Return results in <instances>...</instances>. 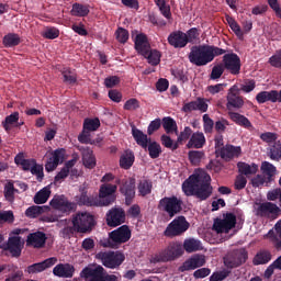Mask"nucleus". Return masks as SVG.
<instances>
[{"label":"nucleus","instance_id":"obj_33","mask_svg":"<svg viewBox=\"0 0 281 281\" xmlns=\"http://www.w3.org/2000/svg\"><path fill=\"white\" fill-rule=\"evenodd\" d=\"M261 172L267 178V182L271 183L276 179V172H278V169L273 164L269 161H263L261 164Z\"/></svg>","mask_w":281,"mask_h":281},{"label":"nucleus","instance_id":"obj_2","mask_svg":"<svg viewBox=\"0 0 281 281\" xmlns=\"http://www.w3.org/2000/svg\"><path fill=\"white\" fill-rule=\"evenodd\" d=\"M227 50L214 46V45H199L191 47L189 53V63L195 65V67H205L210 65L216 58V56H223Z\"/></svg>","mask_w":281,"mask_h":281},{"label":"nucleus","instance_id":"obj_59","mask_svg":"<svg viewBox=\"0 0 281 281\" xmlns=\"http://www.w3.org/2000/svg\"><path fill=\"white\" fill-rule=\"evenodd\" d=\"M19 123V112H13L12 114L8 115L4 120V130L10 131V126L13 124Z\"/></svg>","mask_w":281,"mask_h":281},{"label":"nucleus","instance_id":"obj_3","mask_svg":"<svg viewBox=\"0 0 281 281\" xmlns=\"http://www.w3.org/2000/svg\"><path fill=\"white\" fill-rule=\"evenodd\" d=\"M131 228L128 225H122L119 228L109 233L108 239H104L102 247H109L110 249H120V245L128 243L131 240Z\"/></svg>","mask_w":281,"mask_h":281},{"label":"nucleus","instance_id":"obj_16","mask_svg":"<svg viewBox=\"0 0 281 281\" xmlns=\"http://www.w3.org/2000/svg\"><path fill=\"white\" fill-rule=\"evenodd\" d=\"M105 223L108 227H120L126 223V212L122 207H112L105 215Z\"/></svg>","mask_w":281,"mask_h":281},{"label":"nucleus","instance_id":"obj_31","mask_svg":"<svg viewBox=\"0 0 281 281\" xmlns=\"http://www.w3.org/2000/svg\"><path fill=\"white\" fill-rule=\"evenodd\" d=\"M205 146V135L203 132H195L191 135L187 148H203Z\"/></svg>","mask_w":281,"mask_h":281},{"label":"nucleus","instance_id":"obj_7","mask_svg":"<svg viewBox=\"0 0 281 281\" xmlns=\"http://www.w3.org/2000/svg\"><path fill=\"white\" fill-rule=\"evenodd\" d=\"M248 258L249 252L246 248L233 249L224 256V267H226L228 271H232V269H238V267H243V265L247 262Z\"/></svg>","mask_w":281,"mask_h":281},{"label":"nucleus","instance_id":"obj_56","mask_svg":"<svg viewBox=\"0 0 281 281\" xmlns=\"http://www.w3.org/2000/svg\"><path fill=\"white\" fill-rule=\"evenodd\" d=\"M61 75L66 85H76V82H78V77L74 71H71V69L64 70Z\"/></svg>","mask_w":281,"mask_h":281},{"label":"nucleus","instance_id":"obj_35","mask_svg":"<svg viewBox=\"0 0 281 281\" xmlns=\"http://www.w3.org/2000/svg\"><path fill=\"white\" fill-rule=\"evenodd\" d=\"M182 249H184L187 254H194V251H201V249H203V246L201 245V240L189 238L184 240Z\"/></svg>","mask_w":281,"mask_h":281},{"label":"nucleus","instance_id":"obj_64","mask_svg":"<svg viewBox=\"0 0 281 281\" xmlns=\"http://www.w3.org/2000/svg\"><path fill=\"white\" fill-rule=\"evenodd\" d=\"M32 175H34L37 179V181H43L45 173L43 172V166L35 162L30 171Z\"/></svg>","mask_w":281,"mask_h":281},{"label":"nucleus","instance_id":"obj_13","mask_svg":"<svg viewBox=\"0 0 281 281\" xmlns=\"http://www.w3.org/2000/svg\"><path fill=\"white\" fill-rule=\"evenodd\" d=\"M226 100V109L228 111H238L245 106V99L240 95V88L236 85L229 88Z\"/></svg>","mask_w":281,"mask_h":281},{"label":"nucleus","instance_id":"obj_62","mask_svg":"<svg viewBox=\"0 0 281 281\" xmlns=\"http://www.w3.org/2000/svg\"><path fill=\"white\" fill-rule=\"evenodd\" d=\"M269 183L267 181V177H265L263 175H257L255 178L251 179V186L252 188H260V186H269Z\"/></svg>","mask_w":281,"mask_h":281},{"label":"nucleus","instance_id":"obj_8","mask_svg":"<svg viewBox=\"0 0 281 281\" xmlns=\"http://www.w3.org/2000/svg\"><path fill=\"white\" fill-rule=\"evenodd\" d=\"M80 276L89 281H117V276L108 274L102 266H97L94 268L86 267L82 269Z\"/></svg>","mask_w":281,"mask_h":281},{"label":"nucleus","instance_id":"obj_1","mask_svg":"<svg viewBox=\"0 0 281 281\" xmlns=\"http://www.w3.org/2000/svg\"><path fill=\"white\" fill-rule=\"evenodd\" d=\"M212 178L210 175H191L183 183L182 191L187 196H196L200 201H207L212 196Z\"/></svg>","mask_w":281,"mask_h":281},{"label":"nucleus","instance_id":"obj_29","mask_svg":"<svg viewBox=\"0 0 281 281\" xmlns=\"http://www.w3.org/2000/svg\"><path fill=\"white\" fill-rule=\"evenodd\" d=\"M240 153H243L240 146L226 145L221 150V157L222 159L229 161L234 159V157H240Z\"/></svg>","mask_w":281,"mask_h":281},{"label":"nucleus","instance_id":"obj_61","mask_svg":"<svg viewBox=\"0 0 281 281\" xmlns=\"http://www.w3.org/2000/svg\"><path fill=\"white\" fill-rule=\"evenodd\" d=\"M223 74H225V67L223 64L214 66L211 71V80H218Z\"/></svg>","mask_w":281,"mask_h":281},{"label":"nucleus","instance_id":"obj_25","mask_svg":"<svg viewBox=\"0 0 281 281\" xmlns=\"http://www.w3.org/2000/svg\"><path fill=\"white\" fill-rule=\"evenodd\" d=\"M134 47L140 56H148V50L150 49V43L148 42V36L144 33L136 35L134 40Z\"/></svg>","mask_w":281,"mask_h":281},{"label":"nucleus","instance_id":"obj_6","mask_svg":"<svg viewBox=\"0 0 281 281\" xmlns=\"http://www.w3.org/2000/svg\"><path fill=\"white\" fill-rule=\"evenodd\" d=\"M71 223L75 225L77 234H91L97 225L95 217L87 212H78L72 215Z\"/></svg>","mask_w":281,"mask_h":281},{"label":"nucleus","instance_id":"obj_52","mask_svg":"<svg viewBox=\"0 0 281 281\" xmlns=\"http://www.w3.org/2000/svg\"><path fill=\"white\" fill-rule=\"evenodd\" d=\"M270 159H272V161L281 160V143H280V140L274 142V144L271 146Z\"/></svg>","mask_w":281,"mask_h":281},{"label":"nucleus","instance_id":"obj_12","mask_svg":"<svg viewBox=\"0 0 281 281\" xmlns=\"http://www.w3.org/2000/svg\"><path fill=\"white\" fill-rule=\"evenodd\" d=\"M115 192H117L116 184H102L99 190V196L97 198L100 207H108V205L115 203Z\"/></svg>","mask_w":281,"mask_h":281},{"label":"nucleus","instance_id":"obj_23","mask_svg":"<svg viewBox=\"0 0 281 281\" xmlns=\"http://www.w3.org/2000/svg\"><path fill=\"white\" fill-rule=\"evenodd\" d=\"M58 262L56 257L47 258L46 260L37 263H33L26 268V273L34 274V273H43L46 269H50Z\"/></svg>","mask_w":281,"mask_h":281},{"label":"nucleus","instance_id":"obj_44","mask_svg":"<svg viewBox=\"0 0 281 281\" xmlns=\"http://www.w3.org/2000/svg\"><path fill=\"white\" fill-rule=\"evenodd\" d=\"M3 45L4 47H16L18 45H21V37L19 34L9 33L3 37Z\"/></svg>","mask_w":281,"mask_h":281},{"label":"nucleus","instance_id":"obj_54","mask_svg":"<svg viewBox=\"0 0 281 281\" xmlns=\"http://www.w3.org/2000/svg\"><path fill=\"white\" fill-rule=\"evenodd\" d=\"M128 30L124 29V27H119L116 31H115V37H116V41L119 43H121L122 45L128 43Z\"/></svg>","mask_w":281,"mask_h":281},{"label":"nucleus","instance_id":"obj_49","mask_svg":"<svg viewBox=\"0 0 281 281\" xmlns=\"http://www.w3.org/2000/svg\"><path fill=\"white\" fill-rule=\"evenodd\" d=\"M138 192L140 196H148L153 192V182L150 180H142L138 183Z\"/></svg>","mask_w":281,"mask_h":281},{"label":"nucleus","instance_id":"obj_41","mask_svg":"<svg viewBox=\"0 0 281 281\" xmlns=\"http://www.w3.org/2000/svg\"><path fill=\"white\" fill-rule=\"evenodd\" d=\"M172 260H177L175 257V252L170 250L169 246L161 250L157 256H156V261L157 262H172Z\"/></svg>","mask_w":281,"mask_h":281},{"label":"nucleus","instance_id":"obj_24","mask_svg":"<svg viewBox=\"0 0 281 281\" xmlns=\"http://www.w3.org/2000/svg\"><path fill=\"white\" fill-rule=\"evenodd\" d=\"M169 45L175 47V49H183L188 46V40H186V33L182 31L171 32L167 38Z\"/></svg>","mask_w":281,"mask_h":281},{"label":"nucleus","instance_id":"obj_30","mask_svg":"<svg viewBox=\"0 0 281 281\" xmlns=\"http://www.w3.org/2000/svg\"><path fill=\"white\" fill-rule=\"evenodd\" d=\"M77 203L78 205H86L87 207H100L98 196H89L85 190L81 192L80 196H77Z\"/></svg>","mask_w":281,"mask_h":281},{"label":"nucleus","instance_id":"obj_17","mask_svg":"<svg viewBox=\"0 0 281 281\" xmlns=\"http://www.w3.org/2000/svg\"><path fill=\"white\" fill-rule=\"evenodd\" d=\"M49 205L53 210H58V212H61L63 214H71V212L76 210V203L69 202L65 195H55L50 200Z\"/></svg>","mask_w":281,"mask_h":281},{"label":"nucleus","instance_id":"obj_14","mask_svg":"<svg viewBox=\"0 0 281 281\" xmlns=\"http://www.w3.org/2000/svg\"><path fill=\"white\" fill-rule=\"evenodd\" d=\"M119 186V192L125 196V204L131 205L133 199H135V178H124L122 180H116Z\"/></svg>","mask_w":281,"mask_h":281},{"label":"nucleus","instance_id":"obj_46","mask_svg":"<svg viewBox=\"0 0 281 281\" xmlns=\"http://www.w3.org/2000/svg\"><path fill=\"white\" fill-rule=\"evenodd\" d=\"M49 210V206H31L25 211V215L29 216V218H36V216H41V214L47 212Z\"/></svg>","mask_w":281,"mask_h":281},{"label":"nucleus","instance_id":"obj_39","mask_svg":"<svg viewBox=\"0 0 281 281\" xmlns=\"http://www.w3.org/2000/svg\"><path fill=\"white\" fill-rule=\"evenodd\" d=\"M52 194V190L49 188L45 187L42 190H40L35 195H34V203L36 205H43V203H47L49 200V196Z\"/></svg>","mask_w":281,"mask_h":281},{"label":"nucleus","instance_id":"obj_28","mask_svg":"<svg viewBox=\"0 0 281 281\" xmlns=\"http://www.w3.org/2000/svg\"><path fill=\"white\" fill-rule=\"evenodd\" d=\"M79 150L82 155V164L85 168H88L89 170H93V167L95 166V156L93 155V150L89 147H80Z\"/></svg>","mask_w":281,"mask_h":281},{"label":"nucleus","instance_id":"obj_34","mask_svg":"<svg viewBox=\"0 0 281 281\" xmlns=\"http://www.w3.org/2000/svg\"><path fill=\"white\" fill-rule=\"evenodd\" d=\"M228 117L238 126H244V128H251V121L238 112H228Z\"/></svg>","mask_w":281,"mask_h":281},{"label":"nucleus","instance_id":"obj_11","mask_svg":"<svg viewBox=\"0 0 281 281\" xmlns=\"http://www.w3.org/2000/svg\"><path fill=\"white\" fill-rule=\"evenodd\" d=\"M236 227V215L234 213L223 214V218H215L213 229L217 234H229Z\"/></svg>","mask_w":281,"mask_h":281},{"label":"nucleus","instance_id":"obj_26","mask_svg":"<svg viewBox=\"0 0 281 281\" xmlns=\"http://www.w3.org/2000/svg\"><path fill=\"white\" fill-rule=\"evenodd\" d=\"M181 111L183 113H192V111H201V113H206L207 103L205 102V99L198 98L196 101L184 103Z\"/></svg>","mask_w":281,"mask_h":281},{"label":"nucleus","instance_id":"obj_10","mask_svg":"<svg viewBox=\"0 0 281 281\" xmlns=\"http://www.w3.org/2000/svg\"><path fill=\"white\" fill-rule=\"evenodd\" d=\"M188 229H190V223H188L186 216L181 215L168 224L164 232V236L167 238H175V236H181V234H186Z\"/></svg>","mask_w":281,"mask_h":281},{"label":"nucleus","instance_id":"obj_18","mask_svg":"<svg viewBox=\"0 0 281 281\" xmlns=\"http://www.w3.org/2000/svg\"><path fill=\"white\" fill-rule=\"evenodd\" d=\"M222 65L226 71H229L233 76L240 74V57L236 53L225 54L223 56Z\"/></svg>","mask_w":281,"mask_h":281},{"label":"nucleus","instance_id":"obj_48","mask_svg":"<svg viewBox=\"0 0 281 281\" xmlns=\"http://www.w3.org/2000/svg\"><path fill=\"white\" fill-rule=\"evenodd\" d=\"M19 192L18 189L14 188V182L9 181L4 186V199L9 201V203H12L14 201V194Z\"/></svg>","mask_w":281,"mask_h":281},{"label":"nucleus","instance_id":"obj_20","mask_svg":"<svg viewBox=\"0 0 281 281\" xmlns=\"http://www.w3.org/2000/svg\"><path fill=\"white\" fill-rule=\"evenodd\" d=\"M204 265H205V256L194 255L193 257L187 259L178 268V271H180V273H186V271H194V269H199L201 267H204Z\"/></svg>","mask_w":281,"mask_h":281},{"label":"nucleus","instance_id":"obj_37","mask_svg":"<svg viewBox=\"0 0 281 281\" xmlns=\"http://www.w3.org/2000/svg\"><path fill=\"white\" fill-rule=\"evenodd\" d=\"M237 168L238 172L245 177H250V175H256V172H258V165L256 164L249 165L247 162H238Z\"/></svg>","mask_w":281,"mask_h":281},{"label":"nucleus","instance_id":"obj_38","mask_svg":"<svg viewBox=\"0 0 281 281\" xmlns=\"http://www.w3.org/2000/svg\"><path fill=\"white\" fill-rule=\"evenodd\" d=\"M133 164H135V155L132 151H126L121 156L120 166L123 170H131Z\"/></svg>","mask_w":281,"mask_h":281},{"label":"nucleus","instance_id":"obj_42","mask_svg":"<svg viewBox=\"0 0 281 281\" xmlns=\"http://www.w3.org/2000/svg\"><path fill=\"white\" fill-rule=\"evenodd\" d=\"M162 128L170 135V133H178L177 121L170 116H165L162 119Z\"/></svg>","mask_w":281,"mask_h":281},{"label":"nucleus","instance_id":"obj_60","mask_svg":"<svg viewBox=\"0 0 281 281\" xmlns=\"http://www.w3.org/2000/svg\"><path fill=\"white\" fill-rule=\"evenodd\" d=\"M232 273V270H227L224 269L222 271L218 272H214L211 277H210V281H223L226 278H229V274Z\"/></svg>","mask_w":281,"mask_h":281},{"label":"nucleus","instance_id":"obj_47","mask_svg":"<svg viewBox=\"0 0 281 281\" xmlns=\"http://www.w3.org/2000/svg\"><path fill=\"white\" fill-rule=\"evenodd\" d=\"M144 57L147 58L149 65H151L153 67H157V65L161 63V53H159V50L157 49H149L147 56Z\"/></svg>","mask_w":281,"mask_h":281},{"label":"nucleus","instance_id":"obj_9","mask_svg":"<svg viewBox=\"0 0 281 281\" xmlns=\"http://www.w3.org/2000/svg\"><path fill=\"white\" fill-rule=\"evenodd\" d=\"M80 276L89 281H117V276L108 274L102 266H97L94 268L86 267L82 269Z\"/></svg>","mask_w":281,"mask_h":281},{"label":"nucleus","instance_id":"obj_43","mask_svg":"<svg viewBox=\"0 0 281 281\" xmlns=\"http://www.w3.org/2000/svg\"><path fill=\"white\" fill-rule=\"evenodd\" d=\"M254 265H267L268 262H271V252L269 250H261L259 251L254 260Z\"/></svg>","mask_w":281,"mask_h":281},{"label":"nucleus","instance_id":"obj_19","mask_svg":"<svg viewBox=\"0 0 281 281\" xmlns=\"http://www.w3.org/2000/svg\"><path fill=\"white\" fill-rule=\"evenodd\" d=\"M2 251H9L12 258H20L21 251L23 250V245L21 244V237L13 236L9 237L8 243L0 245Z\"/></svg>","mask_w":281,"mask_h":281},{"label":"nucleus","instance_id":"obj_50","mask_svg":"<svg viewBox=\"0 0 281 281\" xmlns=\"http://www.w3.org/2000/svg\"><path fill=\"white\" fill-rule=\"evenodd\" d=\"M146 148L150 159H157L161 155V145L157 142L149 143Z\"/></svg>","mask_w":281,"mask_h":281},{"label":"nucleus","instance_id":"obj_57","mask_svg":"<svg viewBox=\"0 0 281 281\" xmlns=\"http://www.w3.org/2000/svg\"><path fill=\"white\" fill-rule=\"evenodd\" d=\"M203 128H204V133L207 134H212L214 131V120H212V117H210L209 114H204L203 117Z\"/></svg>","mask_w":281,"mask_h":281},{"label":"nucleus","instance_id":"obj_22","mask_svg":"<svg viewBox=\"0 0 281 281\" xmlns=\"http://www.w3.org/2000/svg\"><path fill=\"white\" fill-rule=\"evenodd\" d=\"M47 243V235L43 232L30 233L26 237V247H34V249H43Z\"/></svg>","mask_w":281,"mask_h":281},{"label":"nucleus","instance_id":"obj_53","mask_svg":"<svg viewBox=\"0 0 281 281\" xmlns=\"http://www.w3.org/2000/svg\"><path fill=\"white\" fill-rule=\"evenodd\" d=\"M161 144L165 146V148H169L170 150H177L179 148V143L178 140L175 143L172 138L166 134H164L161 137Z\"/></svg>","mask_w":281,"mask_h":281},{"label":"nucleus","instance_id":"obj_51","mask_svg":"<svg viewBox=\"0 0 281 281\" xmlns=\"http://www.w3.org/2000/svg\"><path fill=\"white\" fill-rule=\"evenodd\" d=\"M83 128L90 133L98 131L100 128V119H86L83 121Z\"/></svg>","mask_w":281,"mask_h":281},{"label":"nucleus","instance_id":"obj_63","mask_svg":"<svg viewBox=\"0 0 281 281\" xmlns=\"http://www.w3.org/2000/svg\"><path fill=\"white\" fill-rule=\"evenodd\" d=\"M58 36H60V31L56 27H48L43 33V37L49 41H54V38H58Z\"/></svg>","mask_w":281,"mask_h":281},{"label":"nucleus","instance_id":"obj_58","mask_svg":"<svg viewBox=\"0 0 281 281\" xmlns=\"http://www.w3.org/2000/svg\"><path fill=\"white\" fill-rule=\"evenodd\" d=\"M203 157H205V153L203 151H200V150L189 151V159L191 164H193L194 166H196V164H201V159H203Z\"/></svg>","mask_w":281,"mask_h":281},{"label":"nucleus","instance_id":"obj_4","mask_svg":"<svg viewBox=\"0 0 281 281\" xmlns=\"http://www.w3.org/2000/svg\"><path fill=\"white\" fill-rule=\"evenodd\" d=\"M95 259L99 260V262H101L106 269H120V267L124 265L126 256L120 250H108L99 251L95 255Z\"/></svg>","mask_w":281,"mask_h":281},{"label":"nucleus","instance_id":"obj_27","mask_svg":"<svg viewBox=\"0 0 281 281\" xmlns=\"http://www.w3.org/2000/svg\"><path fill=\"white\" fill-rule=\"evenodd\" d=\"M53 273L57 278H74L76 268L71 263H59L53 269Z\"/></svg>","mask_w":281,"mask_h":281},{"label":"nucleus","instance_id":"obj_45","mask_svg":"<svg viewBox=\"0 0 281 281\" xmlns=\"http://www.w3.org/2000/svg\"><path fill=\"white\" fill-rule=\"evenodd\" d=\"M184 34H186L187 45L188 43H191V45H194V43H199V41H201V37H200L201 30H199L198 27H191Z\"/></svg>","mask_w":281,"mask_h":281},{"label":"nucleus","instance_id":"obj_32","mask_svg":"<svg viewBox=\"0 0 281 281\" xmlns=\"http://www.w3.org/2000/svg\"><path fill=\"white\" fill-rule=\"evenodd\" d=\"M256 100L258 104H265V102H278V90L261 91L257 93Z\"/></svg>","mask_w":281,"mask_h":281},{"label":"nucleus","instance_id":"obj_55","mask_svg":"<svg viewBox=\"0 0 281 281\" xmlns=\"http://www.w3.org/2000/svg\"><path fill=\"white\" fill-rule=\"evenodd\" d=\"M169 249L173 254L175 258H181L183 256V245L179 241H172L169 244Z\"/></svg>","mask_w":281,"mask_h":281},{"label":"nucleus","instance_id":"obj_5","mask_svg":"<svg viewBox=\"0 0 281 281\" xmlns=\"http://www.w3.org/2000/svg\"><path fill=\"white\" fill-rule=\"evenodd\" d=\"M158 210L167 214L169 218H175L177 214L183 212V200L177 195L165 196L159 200Z\"/></svg>","mask_w":281,"mask_h":281},{"label":"nucleus","instance_id":"obj_36","mask_svg":"<svg viewBox=\"0 0 281 281\" xmlns=\"http://www.w3.org/2000/svg\"><path fill=\"white\" fill-rule=\"evenodd\" d=\"M132 135L138 146H142V148H148V135L144 134V132L137 127L132 128Z\"/></svg>","mask_w":281,"mask_h":281},{"label":"nucleus","instance_id":"obj_40","mask_svg":"<svg viewBox=\"0 0 281 281\" xmlns=\"http://www.w3.org/2000/svg\"><path fill=\"white\" fill-rule=\"evenodd\" d=\"M89 4L74 3L70 13L72 16H89Z\"/></svg>","mask_w":281,"mask_h":281},{"label":"nucleus","instance_id":"obj_15","mask_svg":"<svg viewBox=\"0 0 281 281\" xmlns=\"http://www.w3.org/2000/svg\"><path fill=\"white\" fill-rule=\"evenodd\" d=\"M257 216H260L261 218H271L272 221H276L281 214V209L278 204L272 202H263L260 203L257 207Z\"/></svg>","mask_w":281,"mask_h":281},{"label":"nucleus","instance_id":"obj_21","mask_svg":"<svg viewBox=\"0 0 281 281\" xmlns=\"http://www.w3.org/2000/svg\"><path fill=\"white\" fill-rule=\"evenodd\" d=\"M65 153H67L65 148H58L52 153V157L48 158L45 165L46 172H54L58 165L65 161Z\"/></svg>","mask_w":281,"mask_h":281}]
</instances>
